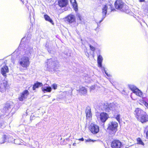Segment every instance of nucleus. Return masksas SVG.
I'll use <instances>...</instances> for the list:
<instances>
[{
  "label": "nucleus",
  "mask_w": 148,
  "mask_h": 148,
  "mask_svg": "<svg viewBox=\"0 0 148 148\" xmlns=\"http://www.w3.org/2000/svg\"><path fill=\"white\" fill-rule=\"evenodd\" d=\"M25 54L19 60L18 63L22 67L27 68L30 64L29 58L35 54L32 47L28 45L25 46L24 49Z\"/></svg>",
  "instance_id": "nucleus-1"
},
{
  "label": "nucleus",
  "mask_w": 148,
  "mask_h": 148,
  "mask_svg": "<svg viewBox=\"0 0 148 148\" xmlns=\"http://www.w3.org/2000/svg\"><path fill=\"white\" fill-rule=\"evenodd\" d=\"M134 114L137 120L142 123L148 121V115L145 112L140 108H136Z\"/></svg>",
  "instance_id": "nucleus-2"
},
{
  "label": "nucleus",
  "mask_w": 148,
  "mask_h": 148,
  "mask_svg": "<svg viewBox=\"0 0 148 148\" xmlns=\"http://www.w3.org/2000/svg\"><path fill=\"white\" fill-rule=\"evenodd\" d=\"M103 110L106 112H118V108L119 106L118 104L115 102L110 103L105 102L102 104Z\"/></svg>",
  "instance_id": "nucleus-3"
},
{
  "label": "nucleus",
  "mask_w": 148,
  "mask_h": 148,
  "mask_svg": "<svg viewBox=\"0 0 148 148\" xmlns=\"http://www.w3.org/2000/svg\"><path fill=\"white\" fill-rule=\"evenodd\" d=\"M47 67L49 71L51 72L56 71L58 69L57 65L58 62L57 61H54L53 58H51L47 60Z\"/></svg>",
  "instance_id": "nucleus-4"
},
{
  "label": "nucleus",
  "mask_w": 148,
  "mask_h": 148,
  "mask_svg": "<svg viewBox=\"0 0 148 148\" xmlns=\"http://www.w3.org/2000/svg\"><path fill=\"white\" fill-rule=\"evenodd\" d=\"M108 7L106 5H104L102 8V16L101 19L100 20L99 18L97 19L96 22L98 25L102 22L104 19L105 18L106 16V14L107 12Z\"/></svg>",
  "instance_id": "nucleus-5"
},
{
  "label": "nucleus",
  "mask_w": 148,
  "mask_h": 148,
  "mask_svg": "<svg viewBox=\"0 0 148 148\" xmlns=\"http://www.w3.org/2000/svg\"><path fill=\"white\" fill-rule=\"evenodd\" d=\"M129 87L133 92L140 97L143 96V92L136 86L133 85H130Z\"/></svg>",
  "instance_id": "nucleus-6"
},
{
  "label": "nucleus",
  "mask_w": 148,
  "mask_h": 148,
  "mask_svg": "<svg viewBox=\"0 0 148 148\" xmlns=\"http://www.w3.org/2000/svg\"><path fill=\"white\" fill-rule=\"evenodd\" d=\"M118 126V123L115 121L110 122L108 124V129L109 130L114 132H116L117 130Z\"/></svg>",
  "instance_id": "nucleus-7"
},
{
  "label": "nucleus",
  "mask_w": 148,
  "mask_h": 148,
  "mask_svg": "<svg viewBox=\"0 0 148 148\" xmlns=\"http://www.w3.org/2000/svg\"><path fill=\"white\" fill-rule=\"evenodd\" d=\"M115 8L121 11H125L124 9V3L122 0H117L114 3Z\"/></svg>",
  "instance_id": "nucleus-8"
},
{
  "label": "nucleus",
  "mask_w": 148,
  "mask_h": 148,
  "mask_svg": "<svg viewBox=\"0 0 148 148\" xmlns=\"http://www.w3.org/2000/svg\"><path fill=\"white\" fill-rule=\"evenodd\" d=\"M90 130L93 134H96L99 132V127L97 125L91 123L90 127Z\"/></svg>",
  "instance_id": "nucleus-9"
},
{
  "label": "nucleus",
  "mask_w": 148,
  "mask_h": 148,
  "mask_svg": "<svg viewBox=\"0 0 148 148\" xmlns=\"http://www.w3.org/2000/svg\"><path fill=\"white\" fill-rule=\"evenodd\" d=\"M122 144L119 140H114L112 141L111 146L112 148H120L121 147Z\"/></svg>",
  "instance_id": "nucleus-10"
},
{
  "label": "nucleus",
  "mask_w": 148,
  "mask_h": 148,
  "mask_svg": "<svg viewBox=\"0 0 148 148\" xmlns=\"http://www.w3.org/2000/svg\"><path fill=\"white\" fill-rule=\"evenodd\" d=\"M29 94V92L27 90H25L20 94V95L18 97V99L20 101H23L27 98V96Z\"/></svg>",
  "instance_id": "nucleus-11"
},
{
  "label": "nucleus",
  "mask_w": 148,
  "mask_h": 148,
  "mask_svg": "<svg viewBox=\"0 0 148 148\" xmlns=\"http://www.w3.org/2000/svg\"><path fill=\"white\" fill-rule=\"evenodd\" d=\"M66 21L69 24L73 23L75 21V18L74 15L70 14L66 18Z\"/></svg>",
  "instance_id": "nucleus-12"
},
{
  "label": "nucleus",
  "mask_w": 148,
  "mask_h": 148,
  "mask_svg": "<svg viewBox=\"0 0 148 148\" xmlns=\"http://www.w3.org/2000/svg\"><path fill=\"white\" fill-rule=\"evenodd\" d=\"M8 87L7 82L6 81H4L2 83L0 84V91L2 92H4Z\"/></svg>",
  "instance_id": "nucleus-13"
},
{
  "label": "nucleus",
  "mask_w": 148,
  "mask_h": 148,
  "mask_svg": "<svg viewBox=\"0 0 148 148\" xmlns=\"http://www.w3.org/2000/svg\"><path fill=\"white\" fill-rule=\"evenodd\" d=\"M108 118V115L105 112H102L100 114V118L101 121L103 123L105 122Z\"/></svg>",
  "instance_id": "nucleus-14"
},
{
  "label": "nucleus",
  "mask_w": 148,
  "mask_h": 148,
  "mask_svg": "<svg viewBox=\"0 0 148 148\" xmlns=\"http://www.w3.org/2000/svg\"><path fill=\"white\" fill-rule=\"evenodd\" d=\"M69 3L68 0H58V5L61 8L66 7Z\"/></svg>",
  "instance_id": "nucleus-15"
},
{
  "label": "nucleus",
  "mask_w": 148,
  "mask_h": 148,
  "mask_svg": "<svg viewBox=\"0 0 148 148\" xmlns=\"http://www.w3.org/2000/svg\"><path fill=\"white\" fill-rule=\"evenodd\" d=\"M9 71V69L8 66L5 65L3 66L1 69V74L4 76H6V73Z\"/></svg>",
  "instance_id": "nucleus-16"
},
{
  "label": "nucleus",
  "mask_w": 148,
  "mask_h": 148,
  "mask_svg": "<svg viewBox=\"0 0 148 148\" xmlns=\"http://www.w3.org/2000/svg\"><path fill=\"white\" fill-rule=\"evenodd\" d=\"M47 84H46V86L44 85L41 88L42 91L44 93L46 92H50L51 91V88L49 86H47Z\"/></svg>",
  "instance_id": "nucleus-17"
},
{
  "label": "nucleus",
  "mask_w": 148,
  "mask_h": 148,
  "mask_svg": "<svg viewBox=\"0 0 148 148\" xmlns=\"http://www.w3.org/2000/svg\"><path fill=\"white\" fill-rule=\"evenodd\" d=\"M70 2L72 4L74 10L75 11H77L78 7L76 0H70Z\"/></svg>",
  "instance_id": "nucleus-18"
},
{
  "label": "nucleus",
  "mask_w": 148,
  "mask_h": 148,
  "mask_svg": "<svg viewBox=\"0 0 148 148\" xmlns=\"http://www.w3.org/2000/svg\"><path fill=\"white\" fill-rule=\"evenodd\" d=\"M42 86V83L36 82L33 85L32 89L34 90H35L36 88H38Z\"/></svg>",
  "instance_id": "nucleus-19"
},
{
  "label": "nucleus",
  "mask_w": 148,
  "mask_h": 148,
  "mask_svg": "<svg viewBox=\"0 0 148 148\" xmlns=\"http://www.w3.org/2000/svg\"><path fill=\"white\" fill-rule=\"evenodd\" d=\"M103 60V58L102 56L99 55L97 56V61L99 67H102V63Z\"/></svg>",
  "instance_id": "nucleus-20"
},
{
  "label": "nucleus",
  "mask_w": 148,
  "mask_h": 148,
  "mask_svg": "<svg viewBox=\"0 0 148 148\" xmlns=\"http://www.w3.org/2000/svg\"><path fill=\"white\" fill-rule=\"evenodd\" d=\"M87 90L85 87H80L79 92L80 93L84 95H85L87 93Z\"/></svg>",
  "instance_id": "nucleus-21"
},
{
  "label": "nucleus",
  "mask_w": 148,
  "mask_h": 148,
  "mask_svg": "<svg viewBox=\"0 0 148 148\" xmlns=\"http://www.w3.org/2000/svg\"><path fill=\"white\" fill-rule=\"evenodd\" d=\"M44 17L46 21H49L52 25L54 24L53 20L48 15L46 14H45Z\"/></svg>",
  "instance_id": "nucleus-22"
},
{
  "label": "nucleus",
  "mask_w": 148,
  "mask_h": 148,
  "mask_svg": "<svg viewBox=\"0 0 148 148\" xmlns=\"http://www.w3.org/2000/svg\"><path fill=\"white\" fill-rule=\"evenodd\" d=\"M6 125V123H4L3 119L1 118L0 116V128L3 129L5 127Z\"/></svg>",
  "instance_id": "nucleus-23"
},
{
  "label": "nucleus",
  "mask_w": 148,
  "mask_h": 148,
  "mask_svg": "<svg viewBox=\"0 0 148 148\" xmlns=\"http://www.w3.org/2000/svg\"><path fill=\"white\" fill-rule=\"evenodd\" d=\"M137 144L139 145H144L145 144L143 142L141 139L140 138H138L137 139Z\"/></svg>",
  "instance_id": "nucleus-24"
},
{
  "label": "nucleus",
  "mask_w": 148,
  "mask_h": 148,
  "mask_svg": "<svg viewBox=\"0 0 148 148\" xmlns=\"http://www.w3.org/2000/svg\"><path fill=\"white\" fill-rule=\"evenodd\" d=\"M86 116L87 118H89L92 116V114L90 109L86 110Z\"/></svg>",
  "instance_id": "nucleus-25"
},
{
  "label": "nucleus",
  "mask_w": 148,
  "mask_h": 148,
  "mask_svg": "<svg viewBox=\"0 0 148 148\" xmlns=\"http://www.w3.org/2000/svg\"><path fill=\"white\" fill-rule=\"evenodd\" d=\"M31 37V34L30 33H28L27 35L26 38V40L27 42H28L29 41Z\"/></svg>",
  "instance_id": "nucleus-26"
},
{
  "label": "nucleus",
  "mask_w": 148,
  "mask_h": 148,
  "mask_svg": "<svg viewBox=\"0 0 148 148\" xmlns=\"http://www.w3.org/2000/svg\"><path fill=\"white\" fill-rule=\"evenodd\" d=\"M8 138H7V136L6 135H4L3 136V140H4L3 143H4L7 141L9 142V140H8Z\"/></svg>",
  "instance_id": "nucleus-27"
},
{
  "label": "nucleus",
  "mask_w": 148,
  "mask_h": 148,
  "mask_svg": "<svg viewBox=\"0 0 148 148\" xmlns=\"http://www.w3.org/2000/svg\"><path fill=\"white\" fill-rule=\"evenodd\" d=\"M102 70L103 71H104V72L106 74V75H107L108 77H110L111 76V75L110 74H108L106 72V71L105 70L104 67H102Z\"/></svg>",
  "instance_id": "nucleus-28"
},
{
  "label": "nucleus",
  "mask_w": 148,
  "mask_h": 148,
  "mask_svg": "<svg viewBox=\"0 0 148 148\" xmlns=\"http://www.w3.org/2000/svg\"><path fill=\"white\" fill-rule=\"evenodd\" d=\"M120 114H118L116 116V119L119 123L120 121Z\"/></svg>",
  "instance_id": "nucleus-29"
},
{
  "label": "nucleus",
  "mask_w": 148,
  "mask_h": 148,
  "mask_svg": "<svg viewBox=\"0 0 148 148\" xmlns=\"http://www.w3.org/2000/svg\"><path fill=\"white\" fill-rule=\"evenodd\" d=\"M144 12L145 14L148 16V6L144 10Z\"/></svg>",
  "instance_id": "nucleus-30"
},
{
  "label": "nucleus",
  "mask_w": 148,
  "mask_h": 148,
  "mask_svg": "<svg viewBox=\"0 0 148 148\" xmlns=\"http://www.w3.org/2000/svg\"><path fill=\"white\" fill-rule=\"evenodd\" d=\"M85 141L86 142H94L95 141H96V140H92L91 139H85Z\"/></svg>",
  "instance_id": "nucleus-31"
},
{
  "label": "nucleus",
  "mask_w": 148,
  "mask_h": 148,
  "mask_svg": "<svg viewBox=\"0 0 148 148\" xmlns=\"http://www.w3.org/2000/svg\"><path fill=\"white\" fill-rule=\"evenodd\" d=\"M51 87L54 89L55 90L57 88V86L56 84H54L52 85Z\"/></svg>",
  "instance_id": "nucleus-32"
},
{
  "label": "nucleus",
  "mask_w": 148,
  "mask_h": 148,
  "mask_svg": "<svg viewBox=\"0 0 148 148\" xmlns=\"http://www.w3.org/2000/svg\"><path fill=\"white\" fill-rule=\"evenodd\" d=\"M89 47L90 50L92 51H95V49L94 47L92 46L91 45H89Z\"/></svg>",
  "instance_id": "nucleus-33"
},
{
  "label": "nucleus",
  "mask_w": 148,
  "mask_h": 148,
  "mask_svg": "<svg viewBox=\"0 0 148 148\" xmlns=\"http://www.w3.org/2000/svg\"><path fill=\"white\" fill-rule=\"evenodd\" d=\"M67 143V142L66 141L65 139H64L62 141H61V144L62 145H65Z\"/></svg>",
  "instance_id": "nucleus-34"
},
{
  "label": "nucleus",
  "mask_w": 148,
  "mask_h": 148,
  "mask_svg": "<svg viewBox=\"0 0 148 148\" xmlns=\"http://www.w3.org/2000/svg\"><path fill=\"white\" fill-rule=\"evenodd\" d=\"M143 103L147 108H148V103L147 102L145 101H143Z\"/></svg>",
  "instance_id": "nucleus-35"
},
{
  "label": "nucleus",
  "mask_w": 148,
  "mask_h": 148,
  "mask_svg": "<svg viewBox=\"0 0 148 148\" xmlns=\"http://www.w3.org/2000/svg\"><path fill=\"white\" fill-rule=\"evenodd\" d=\"M145 131H147L146 132V137L148 139V126L146 127Z\"/></svg>",
  "instance_id": "nucleus-36"
},
{
  "label": "nucleus",
  "mask_w": 148,
  "mask_h": 148,
  "mask_svg": "<svg viewBox=\"0 0 148 148\" xmlns=\"http://www.w3.org/2000/svg\"><path fill=\"white\" fill-rule=\"evenodd\" d=\"M78 140L81 141H83L84 139L83 138H81L79 139Z\"/></svg>",
  "instance_id": "nucleus-37"
},
{
  "label": "nucleus",
  "mask_w": 148,
  "mask_h": 148,
  "mask_svg": "<svg viewBox=\"0 0 148 148\" xmlns=\"http://www.w3.org/2000/svg\"><path fill=\"white\" fill-rule=\"evenodd\" d=\"M110 7H111V11H113L115 9H114L113 8H112V7H111V5H110Z\"/></svg>",
  "instance_id": "nucleus-38"
},
{
  "label": "nucleus",
  "mask_w": 148,
  "mask_h": 148,
  "mask_svg": "<svg viewBox=\"0 0 148 148\" xmlns=\"http://www.w3.org/2000/svg\"><path fill=\"white\" fill-rule=\"evenodd\" d=\"M78 18L79 20H80V21H81V16L80 15L78 16Z\"/></svg>",
  "instance_id": "nucleus-39"
},
{
  "label": "nucleus",
  "mask_w": 148,
  "mask_h": 148,
  "mask_svg": "<svg viewBox=\"0 0 148 148\" xmlns=\"http://www.w3.org/2000/svg\"><path fill=\"white\" fill-rule=\"evenodd\" d=\"M66 142H68V141L69 140V138H67L66 139Z\"/></svg>",
  "instance_id": "nucleus-40"
},
{
  "label": "nucleus",
  "mask_w": 148,
  "mask_h": 148,
  "mask_svg": "<svg viewBox=\"0 0 148 148\" xmlns=\"http://www.w3.org/2000/svg\"><path fill=\"white\" fill-rule=\"evenodd\" d=\"M45 46H46V48H48V47H48V45H47V44H46V45H45Z\"/></svg>",
  "instance_id": "nucleus-41"
},
{
  "label": "nucleus",
  "mask_w": 148,
  "mask_h": 148,
  "mask_svg": "<svg viewBox=\"0 0 148 148\" xmlns=\"http://www.w3.org/2000/svg\"><path fill=\"white\" fill-rule=\"evenodd\" d=\"M23 3V4H24L25 3H26L24 1H23V0H20Z\"/></svg>",
  "instance_id": "nucleus-42"
},
{
  "label": "nucleus",
  "mask_w": 148,
  "mask_h": 148,
  "mask_svg": "<svg viewBox=\"0 0 148 148\" xmlns=\"http://www.w3.org/2000/svg\"><path fill=\"white\" fill-rule=\"evenodd\" d=\"M76 143H74L73 144V145L74 146H76Z\"/></svg>",
  "instance_id": "nucleus-43"
},
{
  "label": "nucleus",
  "mask_w": 148,
  "mask_h": 148,
  "mask_svg": "<svg viewBox=\"0 0 148 148\" xmlns=\"http://www.w3.org/2000/svg\"><path fill=\"white\" fill-rule=\"evenodd\" d=\"M140 0V2H144L145 1L144 0Z\"/></svg>",
  "instance_id": "nucleus-44"
},
{
  "label": "nucleus",
  "mask_w": 148,
  "mask_h": 148,
  "mask_svg": "<svg viewBox=\"0 0 148 148\" xmlns=\"http://www.w3.org/2000/svg\"><path fill=\"white\" fill-rule=\"evenodd\" d=\"M125 7L127 9L128 8V7L127 5H125Z\"/></svg>",
  "instance_id": "nucleus-45"
},
{
  "label": "nucleus",
  "mask_w": 148,
  "mask_h": 148,
  "mask_svg": "<svg viewBox=\"0 0 148 148\" xmlns=\"http://www.w3.org/2000/svg\"><path fill=\"white\" fill-rule=\"evenodd\" d=\"M62 140V138H61L60 139V140Z\"/></svg>",
  "instance_id": "nucleus-46"
},
{
  "label": "nucleus",
  "mask_w": 148,
  "mask_h": 148,
  "mask_svg": "<svg viewBox=\"0 0 148 148\" xmlns=\"http://www.w3.org/2000/svg\"><path fill=\"white\" fill-rule=\"evenodd\" d=\"M48 52H49V53H50L51 51H49V50H48Z\"/></svg>",
  "instance_id": "nucleus-47"
},
{
  "label": "nucleus",
  "mask_w": 148,
  "mask_h": 148,
  "mask_svg": "<svg viewBox=\"0 0 148 148\" xmlns=\"http://www.w3.org/2000/svg\"><path fill=\"white\" fill-rule=\"evenodd\" d=\"M55 100V99H53V101L54 100Z\"/></svg>",
  "instance_id": "nucleus-48"
},
{
  "label": "nucleus",
  "mask_w": 148,
  "mask_h": 148,
  "mask_svg": "<svg viewBox=\"0 0 148 148\" xmlns=\"http://www.w3.org/2000/svg\"><path fill=\"white\" fill-rule=\"evenodd\" d=\"M69 145V146H70H70H71V145Z\"/></svg>",
  "instance_id": "nucleus-49"
},
{
  "label": "nucleus",
  "mask_w": 148,
  "mask_h": 148,
  "mask_svg": "<svg viewBox=\"0 0 148 148\" xmlns=\"http://www.w3.org/2000/svg\"><path fill=\"white\" fill-rule=\"evenodd\" d=\"M27 1L26 3H27V1Z\"/></svg>",
  "instance_id": "nucleus-50"
}]
</instances>
